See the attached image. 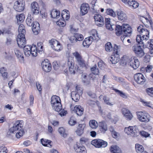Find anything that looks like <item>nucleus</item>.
Segmentation results:
<instances>
[{"label":"nucleus","instance_id":"8fccbe9b","mask_svg":"<svg viewBox=\"0 0 153 153\" xmlns=\"http://www.w3.org/2000/svg\"><path fill=\"white\" fill-rule=\"evenodd\" d=\"M140 101L144 105L152 108V104H151L150 103V102L145 101L142 99L140 100Z\"/></svg>","mask_w":153,"mask_h":153},{"label":"nucleus","instance_id":"864d4df0","mask_svg":"<svg viewBox=\"0 0 153 153\" xmlns=\"http://www.w3.org/2000/svg\"><path fill=\"white\" fill-rule=\"evenodd\" d=\"M103 100L106 104L110 106H112L113 104L110 102L109 99L106 96H105L103 98Z\"/></svg>","mask_w":153,"mask_h":153},{"label":"nucleus","instance_id":"09e8293b","mask_svg":"<svg viewBox=\"0 0 153 153\" xmlns=\"http://www.w3.org/2000/svg\"><path fill=\"white\" fill-rule=\"evenodd\" d=\"M14 52L16 56L18 58H23L22 53L17 48L14 49Z\"/></svg>","mask_w":153,"mask_h":153},{"label":"nucleus","instance_id":"473e14b6","mask_svg":"<svg viewBox=\"0 0 153 153\" xmlns=\"http://www.w3.org/2000/svg\"><path fill=\"white\" fill-rule=\"evenodd\" d=\"M71 97L72 99L75 102L79 100V94L76 91H73L71 92Z\"/></svg>","mask_w":153,"mask_h":153},{"label":"nucleus","instance_id":"6e6552de","mask_svg":"<svg viewBox=\"0 0 153 153\" xmlns=\"http://www.w3.org/2000/svg\"><path fill=\"white\" fill-rule=\"evenodd\" d=\"M91 144L97 148H104L107 145L106 141L99 139L93 140L91 142Z\"/></svg>","mask_w":153,"mask_h":153},{"label":"nucleus","instance_id":"f3484780","mask_svg":"<svg viewBox=\"0 0 153 153\" xmlns=\"http://www.w3.org/2000/svg\"><path fill=\"white\" fill-rule=\"evenodd\" d=\"M42 66L43 70L46 72H50L51 69V66L48 61L47 59L43 61L42 63Z\"/></svg>","mask_w":153,"mask_h":153},{"label":"nucleus","instance_id":"aec40b11","mask_svg":"<svg viewBox=\"0 0 153 153\" xmlns=\"http://www.w3.org/2000/svg\"><path fill=\"white\" fill-rule=\"evenodd\" d=\"M129 64L130 66L135 69L139 67L140 63L137 59L136 58L132 57L130 60Z\"/></svg>","mask_w":153,"mask_h":153},{"label":"nucleus","instance_id":"3c124183","mask_svg":"<svg viewBox=\"0 0 153 153\" xmlns=\"http://www.w3.org/2000/svg\"><path fill=\"white\" fill-rule=\"evenodd\" d=\"M140 101L144 105L152 108V104H151L150 103V102L145 101L142 99L140 100Z\"/></svg>","mask_w":153,"mask_h":153},{"label":"nucleus","instance_id":"0e129e2a","mask_svg":"<svg viewBox=\"0 0 153 153\" xmlns=\"http://www.w3.org/2000/svg\"><path fill=\"white\" fill-rule=\"evenodd\" d=\"M153 68L152 66L150 65H147V67L146 68V72L149 73L152 70Z\"/></svg>","mask_w":153,"mask_h":153},{"label":"nucleus","instance_id":"4be33fe9","mask_svg":"<svg viewBox=\"0 0 153 153\" xmlns=\"http://www.w3.org/2000/svg\"><path fill=\"white\" fill-rule=\"evenodd\" d=\"M75 151L79 153H85L86 149L83 146H80L79 144L77 143L74 147Z\"/></svg>","mask_w":153,"mask_h":153},{"label":"nucleus","instance_id":"4468645a","mask_svg":"<svg viewBox=\"0 0 153 153\" xmlns=\"http://www.w3.org/2000/svg\"><path fill=\"white\" fill-rule=\"evenodd\" d=\"M96 25L99 26H101L104 25L105 22L103 17L99 14H96L94 16Z\"/></svg>","mask_w":153,"mask_h":153},{"label":"nucleus","instance_id":"72a5a7b5","mask_svg":"<svg viewBox=\"0 0 153 153\" xmlns=\"http://www.w3.org/2000/svg\"><path fill=\"white\" fill-rule=\"evenodd\" d=\"M42 144L44 146L51 147L52 145L51 144V141L50 140L42 138L41 140Z\"/></svg>","mask_w":153,"mask_h":153},{"label":"nucleus","instance_id":"a211bd4d","mask_svg":"<svg viewBox=\"0 0 153 153\" xmlns=\"http://www.w3.org/2000/svg\"><path fill=\"white\" fill-rule=\"evenodd\" d=\"M90 9V7L87 3H84L80 6V14L82 16L86 14Z\"/></svg>","mask_w":153,"mask_h":153},{"label":"nucleus","instance_id":"a19ab883","mask_svg":"<svg viewBox=\"0 0 153 153\" xmlns=\"http://www.w3.org/2000/svg\"><path fill=\"white\" fill-rule=\"evenodd\" d=\"M105 13L107 14L110 15L113 17L116 16V14L114 10L110 8L107 9L105 10Z\"/></svg>","mask_w":153,"mask_h":153},{"label":"nucleus","instance_id":"bf43d9fd","mask_svg":"<svg viewBox=\"0 0 153 153\" xmlns=\"http://www.w3.org/2000/svg\"><path fill=\"white\" fill-rule=\"evenodd\" d=\"M115 90L116 92H118L119 94L122 97L125 99L127 98V96L125 93L118 90L115 89Z\"/></svg>","mask_w":153,"mask_h":153},{"label":"nucleus","instance_id":"4c0bfd02","mask_svg":"<svg viewBox=\"0 0 153 153\" xmlns=\"http://www.w3.org/2000/svg\"><path fill=\"white\" fill-rule=\"evenodd\" d=\"M34 57H36L37 56V48L35 45H32V48L30 51V54Z\"/></svg>","mask_w":153,"mask_h":153},{"label":"nucleus","instance_id":"ea45409f","mask_svg":"<svg viewBox=\"0 0 153 153\" xmlns=\"http://www.w3.org/2000/svg\"><path fill=\"white\" fill-rule=\"evenodd\" d=\"M61 16L64 20H68L69 18V11L66 10H63V12L61 14Z\"/></svg>","mask_w":153,"mask_h":153},{"label":"nucleus","instance_id":"680f3d73","mask_svg":"<svg viewBox=\"0 0 153 153\" xmlns=\"http://www.w3.org/2000/svg\"><path fill=\"white\" fill-rule=\"evenodd\" d=\"M42 43L41 42L38 43L37 44V48L39 52L43 50Z\"/></svg>","mask_w":153,"mask_h":153},{"label":"nucleus","instance_id":"2eb2a0df","mask_svg":"<svg viewBox=\"0 0 153 153\" xmlns=\"http://www.w3.org/2000/svg\"><path fill=\"white\" fill-rule=\"evenodd\" d=\"M67 64L68 69L70 73L74 74L75 73L74 69V62L72 57H69L68 58Z\"/></svg>","mask_w":153,"mask_h":153},{"label":"nucleus","instance_id":"bb28decb","mask_svg":"<svg viewBox=\"0 0 153 153\" xmlns=\"http://www.w3.org/2000/svg\"><path fill=\"white\" fill-rule=\"evenodd\" d=\"M75 112L78 116H81L83 114L84 109L80 105H76L74 107Z\"/></svg>","mask_w":153,"mask_h":153},{"label":"nucleus","instance_id":"dca6fc26","mask_svg":"<svg viewBox=\"0 0 153 153\" xmlns=\"http://www.w3.org/2000/svg\"><path fill=\"white\" fill-rule=\"evenodd\" d=\"M17 44L20 47L23 48L26 43L25 35L18 34L17 38Z\"/></svg>","mask_w":153,"mask_h":153},{"label":"nucleus","instance_id":"393cba45","mask_svg":"<svg viewBox=\"0 0 153 153\" xmlns=\"http://www.w3.org/2000/svg\"><path fill=\"white\" fill-rule=\"evenodd\" d=\"M117 13L118 18L119 20L124 21L126 19V15L123 11L121 10L117 11Z\"/></svg>","mask_w":153,"mask_h":153},{"label":"nucleus","instance_id":"5fc2aeb1","mask_svg":"<svg viewBox=\"0 0 153 153\" xmlns=\"http://www.w3.org/2000/svg\"><path fill=\"white\" fill-rule=\"evenodd\" d=\"M75 37H76V38H77V39L78 41H81L84 39L83 36L81 34L76 33L75 34Z\"/></svg>","mask_w":153,"mask_h":153},{"label":"nucleus","instance_id":"ddd939ff","mask_svg":"<svg viewBox=\"0 0 153 153\" xmlns=\"http://www.w3.org/2000/svg\"><path fill=\"white\" fill-rule=\"evenodd\" d=\"M25 5L24 2L17 1L14 3L13 8L16 11L20 12L24 10Z\"/></svg>","mask_w":153,"mask_h":153},{"label":"nucleus","instance_id":"603ef678","mask_svg":"<svg viewBox=\"0 0 153 153\" xmlns=\"http://www.w3.org/2000/svg\"><path fill=\"white\" fill-rule=\"evenodd\" d=\"M96 67L97 66L95 65V66L91 68V71L92 72V73L95 75L98 74L99 73L98 69H97Z\"/></svg>","mask_w":153,"mask_h":153},{"label":"nucleus","instance_id":"0eeeda50","mask_svg":"<svg viewBox=\"0 0 153 153\" xmlns=\"http://www.w3.org/2000/svg\"><path fill=\"white\" fill-rule=\"evenodd\" d=\"M124 131L128 135L134 137H137L140 134L136 126H129L128 127L125 128Z\"/></svg>","mask_w":153,"mask_h":153},{"label":"nucleus","instance_id":"c85d7f7f","mask_svg":"<svg viewBox=\"0 0 153 153\" xmlns=\"http://www.w3.org/2000/svg\"><path fill=\"white\" fill-rule=\"evenodd\" d=\"M111 153H122L120 149L116 145L112 146L110 148Z\"/></svg>","mask_w":153,"mask_h":153},{"label":"nucleus","instance_id":"2f4dec72","mask_svg":"<svg viewBox=\"0 0 153 153\" xmlns=\"http://www.w3.org/2000/svg\"><path fill=\"white\" fill-rule=\"evenodd\" d=\"M135 149L136 152L137 153H142L144 152V148L143 146L138 143L135 144Z\"/></svg>","mask_w":153,"mask_h":153},{"label":"nucleus","instance_id":"7ed1b4c3","mask_svg":"<svg viewBox=\"0 0 153 153\" xmlns=\"http://www.w3.org/2000/svg\"><path fill=\"white\" fill-rule=\"evenodd\" d=\"M120 46L114 44L113 48V54L108 59L109 62L112 64H115L118 62L119 60V55L118 51L120 50Z\"/></svg>","mask_w":153,"mask_h":153},{"label":"nucleus","instance_id":"49530a36","mask_svg":"<svg viewBox=\"0 0 153 153\" xmlns=\"http://www.w3.org/2000/svg\"><path fill=\"white\" fill-rule=\"evenodd\" d=\"M58 131L63 137L65 138L67 137V134L65 133V129L63 128H59L58 129Z\"/></svg>","mask_w":153,"mask_h":153},{"label":"nucleus","instance_id":"58836bf2","mask_svg":"<svg viewBox=\"0 0 153 153\" xmlns=\"http://www.w3.org/2000/svg\"><path fill=\"white\" fill-rule=\"evenodd\" d=\"M26 22L28 26H32L34 23L33 18L31 16H28L26 20Z\"/></svg>","mask_w":153,"mask_h":153},{"label":"nucleus","instance_id":"f257e3e1","mask_svg":"<svg viewBox=\"0 0 153 153\" xmlns=\"http://www.w3.org/2000/svg\"><path fill=\"white\" fill-rule=\"evenodd\" d=\"M143 27H144L143 25H140L137 27V30L140 33V35L137 36L136 41L139 44L141 45L142 46L146 45L149 49V53L152 54L153 53V44L152 43V40H151L150 42H148L146 45V41L149 39V32L146 29L143 28Z\"/></svg>","mask_w":153,"mask_h":153},{"label":"nucleus","instance_id":"39448f33","mask_svg":"<svg viewBox=\"0 0 153 153\" xmlns=\"http://www.w3.org/2000/svg\"><path fill=\"white\" fill-rule=\"evenodd\" d=\"M73 55L74 57L76 62L78 65L80 67L86 69L87 68V64L80 53L78 51H75L73 53Z\"/></svg>","mask_w":153,"mask_h":153},{"label":"nucleus","instance_id":"de8ad7c7","mask_svg":"<svg viewBox=\"0 0 153 153\" xmlns=\"http://www.w3.org/2000/svg\"><path fill=\"white\" fill-rule=\"evenodd\" d=\"M140 20L142 22L145 24L146 22L147 23H149L150 25H152V21H149L147 18L144 17L143 16L142 17L140 18Z\"/></svg>","mask_w":153,"mask_h":153},{"label":"nucleus","instance_id":"69168bd1","mask_svg":"<svg viewBox=\"0 0 153 153\" xmlns=\"http://www.w3.org/2000/svg\"><path fill=\"white\" fill-rule=\"evenodd\" d=\"M53 67L56 70H57L59 67V65L57 62H54L53 63Z\"/></svg>","mask_w":153,"mask_h":153},{"label":"nucleus","instance_id":"7c9ffc66","mask_svg":"<svg viewBox=\"0 0 153 153\" xmlns=\"http://www.w3.org/2000/svg\"><path fill=\"white\" fill-rule=\"evenodd\" d=\"M24 48V52L25 55L27 56H29L30 55V51L32 48V46L28 45H25L23 47Z\"/></svg>","mask_w":153,"mask_h":153},{"label":"nucleus","instance_id":"5701e85b","mask_svg":"<svg viewBox=\"0 0 153 153\" xmlns=\"http://www.w3.org/2000/svg\"><path fill=\"white\" fill-rule=\"evenodd\" d=\"M123 114L127 120H131L132 119L133 116L130 111L128 109L123 108L122 110Z\"/></svg>","mask_w":153,"mask_h":153},{"label":"nucleus","instance_id":"20e7f679","mask_svg":"<svg viewBox=\"0 0 153 153\" xmlns=\"http://www.w3.org/2000/svg\"><path fill=\"white\" fill-rule=\"evenodd\" d=\"M91 36L89 37L85 38L82 43L84 47H88L92 43L93 40H98L99 37L96 30H93L91 32Z\"/></svg>","mask_w":153,"mask_h":153},{"label":"nucleus","instance_id":"f03ea898","mask_svg":"<svg viewBox=\"0 0 153 153\" xmlns=\"http://www.w3.org/2000/svg\"><path fill=\"white\" fill-rule=\"evenodd\" d=\"M115 31L116 34L118 36L124 34L121 37L123 43H125V39H127V37L130 36L132 33L131 28L128 24H123L121 26L117 25L115 27Z\"/></svg>","mask_w":153,"mask_h":153},{"label":"nucleus","instance_id":"13d9d810","mask_svg":"<svg viewBox=\"0 0 153 153\" xmlns=\"http://www.w3.org/2000/svg\"><path fill=\"white\" fill-rule=\"evenodd\" d=\"M24 133V131L23 130L17 131L16 135V137L17 138H19L20 137L23 136Z\"/></svg>","mask_w":153,"mask_h":153},{"label":"nucleus","instance_id":"052dcab7","mask_svg":"<svg viewBox=\"0 0 153 153\" xmlns=\"http://www.w3.org/2000/svg\"><path fill=\"white\" fill-rule=\"evenodd\" d=\"M76 123V121L75 120L74 118L73 117H71L68 122L69 124L71 126L74 125Z\"/></svg>","mask_w":153,"mask_h":153},{"label":"nucleus","instance_id":"a18cd8bd","mask_svg":"<svg viewBox=\"0 0 153 153\" xmlns=\"http://www.w3.org/2000/svg\"><path fill=\"white\" fill-rule=\"evenodd\" d=\"M0 71L1 74L2 75L3 77L5 78H7V71L6 69L4 67H2L0 69Z\"/></svg>","mask_w":153,"mask_h":153},{"label":"nucleus","instance_id":"423d86ee","mask_svg":"<svg viewBox=\"0 0 153 153\" xmlns=\"http://www.w3.org/2000/svg\"><path fill=\"white\" fill-rule=\"evenodd\" d=\"M21 121H17L14 124L13 126L11 128L7 133L8 136L11 135L13 134L16 133L17 131H19L23 130L22 128V124L20 123Z\"/></svg>","mask_w":153,"mask_h":153},{"label":"nucleus","instance_id":"c03bdc74","mask_svg":"<svg viewBox=\"0 0 153 153\" xmlns=\"http://www.w3.org/2000/svg\"><path fill=\"white\" fill-rule=\"evenodd\" d=\"M16 18L19 23H21L24 20L25 16L23 14H21L16 16Z\"/></svg>","mask_w":153,"mask_h":153},{"label":"nucleus","instance_id":"c756f323","mask_svg":"<svg viewBox=\"0 0 153 153\" xmlns=\"http://www.w3.org/2000/svg\"><path fill=\"white\" fill-rule=\"evenodd\" d=\"M61 102H57V103L51 105L53 109L57 112L61 111L62 109V105Z\"/></svg>","mask_w":153,"mask_h":153},{"label":"nucleus","instance_id":"79ce46f5","mask_svg":"<svg viewBox=\"0 0 153 153\" xmlns=\"http://www.w3.org/2000/svg\"><path fill=\"white\" fill-rule=\"evenodd\" d=\"M18 31L19 32V34L25 35V27L23 25H20L19 27Z\"/></svg>","mask_w":153,"mask_h":153},{"label":"nucleus","instance_id":"e433bc0d","mask_svg":"<svg viewBox=\"0 0 153 153\" xmlns=\"http://www.w3.org/2000/svg\"><path fill=\"white\" fill-rule=\"evenodd\" d=\"M51 14L52 18L58 19L60 16V13L59 11L53 10L51 11Z\"/></svg>","mask_w":153,"mask_h":153},{"label":"nucleus","instance_id":"338daca9","mask_svg":"<svg viewBox=\"0 0 153 153\" xmlns=\"http://www.w3.org/2000/svg\"><path fill=\"white\" fill-rule=\"evenodd\" d=\"M6 148L4 146L0 147V153H7Z\"/></svg>","mask_w":153,"mask_h":153},{"label":"nucleus","instance_id":"9d476101","mask_svg":"<svg viewBox=\"0 0 153 153\" xmlns=\"http://www.w3.org/2000/svg\"><path fill=\"white\" fill-rule=\"evenodd\" d=\"M137 113L138 119L140 121L147 123L149 121V116L147 113L142 112H138Z\"/></svg>","mask_w":153,"mask_h":153},{"label":"nucleus","instance_id":"f8f14e48","mask_svg":"<svg viewBox=\"0 0 153 153\" xmlns=\"http://www.w3.org/2000/svg\"><path fill=\"white\" fill-rule=\"evenodd\" d=\"M132 49L136 55L138 57H141L144 54L143 50L141 46L135 45L132 47Z\"/></svg>","mask_w":153,"mask_h":153},{"label":"nucleus","instance_id":"6e6d98bb","mask_svg":"<svg viewBox=\"0 0 153 153\" xmlns=\"http://www.w3.org/2000/svg\"><path fill=\"white\" fill-rule=\"evenodd\" d=\"M56 24L60 27H63L66 25L65 22L63 20H59L56 22Z\"/></svg>","mask_w":153,"mask_h":153},{"label":"nucleus","instance_id":"4d7b16f0","mask_svg":"<svg viewBox=\"0 0 153 153\" xmlns=\"http://www.w3.org/2000/svg\"><path fill=\"white\" fill-rule=\"evenodd\" d=\"M146 92L148 95L151 97L153 95V88H148L146 90Z\"/></svg>","mask_w":153,"mask_h":153},{"label":"nucleus","instance_id":"412c9836","mask_svg":"<svg viewBox=\"0 0 153 153\" xmlns=\"http://www.w3.org/2000/svg\"><path fill=\"white\" fill-rule=\"evenodd\" d=\"M31 9L34 14H37L39 13V8L37 2L34 1L31 4Z\"/></svg>","mask_w":153,"mask_h":153},{"label":"nucleus","instance_id":"c9c22d12","mask_svg":"<svg viewBox=\"0 0 153 153\" xmlns=\"http://www.w3.org/2000/svg\"><path fill=\"white\" fill-rule=\"evenodd\" d=\"M51 105L57 103V102H61L59 97L56 95L53 96L51 99Z\"/></svg>","mask_w":153,"mask_h":153},{"label":"nucleus","instance_id":"a878e982","mask_svg":"<svg viewBox=\"0 0 153 153\" xmlns=\"http://www.w3.org/2000/svg\"><path fill=\"white\" fill-rule=\"evenodd\" d=\"M85 127V125L84 124H79L76 131V134L79 136H81L83 133V130Z\"/></svg>","mask_w":153,"mask_h":153},{"label":"nucleus","instance_id":"f704fd0d","mask_svg":"<svg viewBox=\"0 0 153 153\" xmlns=\"http://www.w3.org/2000/svg\"><path fill=\"white\" fill-rule=\"evenodd\" d=\"M89 125L91 128L95 129L98 127V124L95 120H91L89 122Z\"/></svg>","mask_w":153,"mask_h":153},{"label":"nucleus","instance_id":"cd10ccee","mask_svg":"<svg viewBox=\"0 0 153 153\" xmlns=\"http://www.w3.org/2000/svg\"><path fill=\"white\" fill-rule=\"evenodd\" d=\"M99 126L100 131L105 133L108 129L107 125L105 121H101L99 123Z\"/></svg>","mask_w":153,"mask_h":153},{"label":"nucleus","instance_id":"6ab92c4d","mask_svg":"<svg viewBox=\"0 0 153 153\" xmlns=\"http://www.w3.org/2000/svg\"><path fill=\"white\" fill-rule=\"evenodd\" d=\"M122 1L128 6L136 8L139 6V4L134 0H121Z\"/></svg>","mask_w":153,"mask_h":153},{"label":"nucleus","instance_id":"774afa93","mask_svg":"<svg viewBox=\"0 0 153 153\" xmlns=\"http://www.w3.org/2000/svg\"><path fill=\"white\" fill-rule=\"evenodd\" d=\"M140 134L142 136L144 137H148L149 135V134H148L147 132L145 131H142L140 132Z\"/></svg>","mask_w":153,"mask_h":153},{"label":"nucleus","instance_id":"e2e57ef3","mask_svg":"<svg viewBox=\"0 0 153 153\" xmlns=\"http://www.w3.org/2000/svg\"><path fill=\"white\" fill-rule=\"evenodd\" d=\"M70 40L71 43H75L76 42L78 41L75 37V35L71 36L70 38Z\"/></svg>","mask_w":153,"mask_h":153},{"label":"nucleus","instance_id":"37998d69","mask_svg":"<svg viewBox=\"0 0 153 153\" xmlns=\"http://www.w3.org/2000/svg\"><path fill=\"white\" fill-rule=\"evenodd\" d=\"M105 48L107 52H111L113 50L111 42H108L105 45Z\"/></svg>","mask_w":153,"mask_h":153},{"label":"nucleus","instance_id":"b1692460","mask_svg":"<svg viewBox=\"0 0 153 153\" xmlns=\"http://www.w3.org/2000/svg\"><path fill=\"white\" fill-rule=\"evenodd\" d=\"M32 30L35 35H36L38 34L40 31V25L38 22H34L32 27Z\"/></svg>","mask_w":153,"mask_h":153},{"label":"nucleus","instance_id":"1a4fd4ad","mask_svg":"<svg viewBox=\"0 0 153 153\" xmlns=\"http://www.w3.org/2000/svg\"><path fill=\"white\" fill-rule=\"evenodd\" d=\"M49 43L51 48L55 51H59L62 49L59 42L55 39H52L49 41Z\"/></svg>","mask_w":153,"mask_h":153},{"label":"nucleus","instance_id":"9b49d317","mask_svg":"<svg viewBox=\"0 0 153 153\" xmlns=\"http://www.w3.org/2000/svg\"><path fill=\"white\" fill-rule=\"evenodd\" d=\"M134 78L135 82L138 84L143 85L146 81V78L140 73L135 74L134 76Z\"/></svg>","mask_w":153,"mask_h":153}]
</instances>
